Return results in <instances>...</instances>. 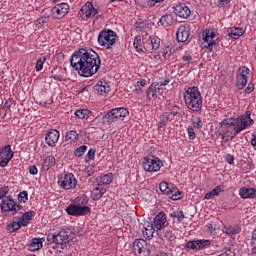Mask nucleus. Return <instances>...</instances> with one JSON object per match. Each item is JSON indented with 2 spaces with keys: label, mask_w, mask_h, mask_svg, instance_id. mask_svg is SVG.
Here are the masks:
<instances>
[{
  "label": "nucleus",
  "mask_w": 256,
  "mask_h": 256,
  "mask_svg": "<svg viewBox=\"0 0 256 256\" xmlns=\"http://www.w3.org/2000/svg\"><path fill=\"white\" fill-rule=\"evenodd\" d=\"M70 65L81 77H93L101 69V57L91 48H80L71 55Z\"/></svg>",
  "instance_id": "nucleus-1"
},
{
  "label": "nucleus",
  "mask_w": 256,
  "mask_h": 256,
  "mask_svg": "<svg viewBox=\"0 0 256 256\" xmlns=\"http://www.w3.org/2000/svg\"><path fill=\"white\" fill-rule=\"evenodd\" d=\"M184 101L187 109L192 113H199L203 109V96L197 86L188 87L184 92Z\"/></svg>",
  "instance_id": "nucleus-2"
},
{
  "label": "nucleus",
  "mask_w": 256,
  "mask_h": 256,
  "mask_svg": "<svg viewBox=\"0 0 256 256\" xmlns=\"http://www.w3.org/2000/svg\"><path fill=\"white\" fill-rule=\"evenodd\" d=\"M235 118H226L218 124V135L222 139L230 138L235 139L239 133L235 134Z\"/></svg>",
  "instance_id": "nucleus-3"
},
{
  "label": "nucleus",
  "mask_w": 256,
  "mask_h": 256,
  "mask_svg": "<svg viewBox=\"0 0 256 256\" xmlns=\"http://www.w3.org/2000/svg\"><path fill=\"white\" fill-rule=\"evenodd\" d=\"M98 45L103 49H113V45L117 42V32L111 29H104L98 34Z\"/></svg>",
  "instance_id": "nucleus-4"
},
{
  "label": "nucleus",
  "mask_w": 256,
  "mask_h": 256,
  "mask_svg": "<svg viewBox=\"0 0 256 256\" xmlns=\"http://www.w3.org/2000/svg\"><path fill=\"white\" fill-rule=\"evenodd\" d=\"M251 110H247L244 114L234 118L235 123V134L246 131V129H251L255 125V120L251 118Z\"/></svg>",
  "instance_id": "nucleus-5"
},
{
  "label": "nucleus",
  "mask_w": 256,
  "mask_h": 256,
  "mask_svg": "<svg viewBox=\"0 0 256 256\" xmlns=\"http://www.w3.org/2000/svg\"><path fill=\"white\" fill-rule=\"evenodd\" d=\"M77 178L73 173L62 174L58 178V186L64 191H73V189H77Z\"/></svg>",
  "instance_id": "nucleus-6"
},
{
  "label": "nucleus",
  "mask_w": 256,
  "mask_h": 256,
  "mask_svg": "<svg viewBox=\"0 0 256 256\" xmlns=\"http://www.w3.org/2000/svg\"><path fill=\"white\" fill-rule=\"evenodd\" d=\"M142 167L144 171H147L148 173H157V171H161V167H163V161H161L159 157H147L144 158Z\"/></svg>",
  "instance_id": "nucleus-7"
},
{
  "label": "nucleus",
  "mask_w": 256,
  "mask_h": 256,
  "mask_svg": "<svg viewBox=\"0 0 256 256\" xmlns=\"http://www.w3.org/2000/svg\"><path fill=\"white\" fill-rule=\"evenodd\" d=\"M125 117H129V110L124 107L114 108V109L108 111L105 115V119H106L108 125L115 123V121H117V119H123Z\"/></svg>",
  "instance_id": "nucleus-8"
},
{
  "label": "nucleus",
  "mask_w": 256,
  "mask_h": 256,
  "mask_svg": "<svg viewBox=\"0 0 256 256\" xmlns=\"http://www.w3.org/2000/svg\"><path fill=\"white\" fill-rule=\"evenodd\" d=\"M249 73H251V69H249L247 66H241L238 68V72L236 74L237 89L242 90L247 87V83L249 81Z\"/></svg>",
  "instance_id": "nucleus-9"
},
{
  "label": "nucleus",
  "mask_w": 256,
  "mask_h": 256,
  "mask_svg": "<svg viewBox=\"0 0 256 256\" xmlns=\"http://www.w3.org/2000/svg\"><path fill=\"white\" fill-rule=\"evenodd\" d=\"M48 243H55V245H61V249H63V245H67L69 243V232L65 230H60L57 234H48L47 236Z\"/></svg>",
  "instance_id": "nucleus-10"
},
{
  "label": "nucleus",
  "mask_w": 256,
  "mask_h": 256,
  "mask_svg": "<svg viewBox=\"0 0 256 256\" xmlns=\"http://www.w3.org/2000/svg\"><path fill=\"white\" fill-rule=\"evenodd\" d=\"M150 246L145 239H136L133 243V252L136 256H151Z\"/></svg>",
  "instance_id": "nucleus-11"
},
{
  "label": "nucleus",
  "mask_w": 256,
  "mask_h": 256,
  "mask_svg": "<svg viewBox=\"0 0 256 256\" xmlns=\"http://www.w3.org/2000/svg\"><path fill=\"white\" fill-rule=\"evenodd\" d=\"M161 47V38L157 36H146L143 38V48L146 53H153Z\"/></svg>",
  "instance_id": "nucleus-12"
},
{
  "label": "nucleus",
  "mask_w": 256,
  "mask_h": 256,
  "mask_svg": "<svg viewBox=\"0 0 256 256\" xmlns=\"http://www.w3.org/2000/svg\"><path fill=\"white\" fill-rule=\"evenodd\" d=\"M65 211L72 217H83L91 213V208L89 206H79V204H70Z\"/></svg>",
  "instance_id": "nucleus-13"
},
{
  "label": "nucleus",
  "mask_w": 256,
  "mask_h": 256,
  "mask_svg": "<svg viewBox=\"0 0 256 256\" xmlns=\"http://www.w3.org/2000/svg\"><path fill=\"white\" fill-rule=\"evenodd\" d=\"M0 209L5 213H12V215H16V213L21 211V206L15 203V200L12 198L6 197L0 203Z\"/></svg>",
  "instance_id": "nucleus-14"
},
{
  "label": "nucleus",
  "mask_w": 256,
  "mask_h": 256,
  "mask_svg": "<svg viewBox=\"0 0 256 256\" xmlns=\"http://www.w3.org/2000/svg\"><path fill=\"white\" fill-rule=\"evenodd\" d=\"M97 13H99V10H97V8H95L91 2H86L79 11L82 21L93 19Z\"/></svg>",
  "instance_id": "nucleus-15"
},
{
  "label": "nucleus",
  "mask_w": 256,
  "mask_h": 256,
  "mask_svg": "<svg viewBox=\"0 0 256 256\" xmlns=\"http://www.w3.org/2000/svg\"><path fill=\"white\" fill-rule=\"evenodd\" d=\"M211 245V240L207 239H197L190 240L186 243L185 249L189 251H203V249H207Z\"/></svg>",
  "instance_id": "nucleus-16"
},
{
  "label": "nucleus",
  "mask_w": 256,
  "mask_h": 256,
  "mask_svg": "<svg viewBox=\"0 0 256 256\" xmlns=\"http://www.w3.org/2000/svg\"><path fill=\"white\" fill-rule=\"evenodd\" d=\"M110 91H111V82L105 79L98 81L94 85V93H96V95H101L102 97H106V95H109Z\"/></svg>",
  "instance_id": "nucleus-17"
},
{
  "label": "nucleus",
  "mask_w": 256,
  "mask_h": 256,
  "mask_svg": "<svg viewBox=\"0 0 256 256\" xmlns=\"http://www.w3.org/2000/svg\"><path fill=\"white\" fill-rule=\"evenodd\" d=\"M69 4L62 2L60 4H56L52 9L51 13L55 19H63L67 13H69Z\"/></svg>",
  "instance_id": "nucleus-18"
},
{
  "label": "nucleus",
  "mask_w": 256,
  "mask_h": 256,
  "mask_svg": "<svg viewBox=\"0 0 256 256\" xmlns=\"http://www.w3.org/2000/svg\"><path fill=\"white\" fill-rule=\"evenodd\" d=\"M14 155L15 153L11 149V145H6L0 152V167H7Z\"/></svg>",
  "instance_id": "nucleus-19"
},
{
  "label": "nucleus",
  "mask_w": 256,
  "mask_h": 256,
  "mask_svg": "<svg viewBox=\"0 0 256 256\" xmlns=\"http://www.w3.org/2000/svg\"><path fill=\"white\" fill-rule=\"evenodd\" d=\"M61 133L57 129H51L46 133L45 142L48 147H55V144L59 141Z\"/></svg>",
  "instance_id": "nucleus-20"
},
{
  "label": "nucleus",
  "mask_w": 256,
  "mask_h": 256,
  "mask_svg": "<svg viewBox=\"0 0 256 256\" xmlns=\"http://www.w3.org/2000/svg\"><path fill=\"white\" fill-rule=\"evenodd\" d=\"M219 38H217V32L214 30H208L203 37V41L204 43H207V45H204V47H206V49H209L211 51V49H213V45H215L216 41Z\"/></svg>",
  "instance_id": "nucleus-21"
},
{
  "label": "nucleus",
  "mask_w": 256,
  "mask_h": 256,
  "mask_svg": "<svg viewBox=\"0 0 256 256\" xmlns=\"http://www.w3.org/2000/svg\"><path fill=\"white\" fill-rule=\"evenodd\" d=\"M174 13L181 19H188L191 16V9L185 3H180L175 6Z\"/></svg>",
  "instance_id": "nucleus-22"
},
{
  "label": "nucleus",
  "mask_w": 256,
  "mask_h": 256,
  "mask_svg": "<svg viewBox=\"0 0 256 256\" xmlns=\"http://www.w3.org/2000/svg\"><path fill=\"white\" fill-rule=\"evenodd\" d=\"M153 227L156 229L157 232L163 230V227L167 225V216L165 212L158 213L153 221Z\"/></svg>",
  "instance_id": "nucleus-23"
},
{
  "label": "nucleus",
  "mask_w": 256,
  "mask_h": 256,
  "mask_svg": "<svg viewBox=\"0 0 256 256\" xmlns=\"http://www.w3.org/2000/svg\"><path fill=\"white\" fill-rule=\"evenodd\" d=\"M189 28L185 25H181L176 31V39L178 43H185L189 39Z\"/></svg>",
  "instance_id": "nucleus-24"
},
{
  "label": "nucleus",
  "mask_w": 256,
  "mask_h": 256,
  "mask_svg": "<svg viewBox=\"0 0 256 256\" xmlns=\"http://www.w3.org/2000/svg\"><path fill=\"white\" fill-rule=\"evenodd\" d=\"M245 31L241 27H231L227 29L226 39H239V37H243Z\"/></svg>",
  "instance_id": "nucleus-25"
},
{
  "label": "nucleus",
  "mask_w": 256,
  "mask_h": 256,
  "mask_svg": "<svg viewBox=\"0 0 256 256\" xmlns=\"http://www.w3.org/2000/svg\"><path fill=\"white\" fill-rule=\"evenodd\" d=\"M98 187H104L105 185H111L113 183V173L109 172L104 175H100L96 178Z\"/></svg>",
  "instance_id": "nucleus-26"
},
{
  "label": "nucleus",
  "mask_w": 256,
  "mask_h": 256,
  "mask_svg": "<svg viewBox=\"0 0 256 256\" xmlns=\"http://www.w3.org/2000/svg\"><path fill=\"white\" fill-rule=\"evenodd\" d=\"M157 233L162 241H174L175 239V232H173V228L163 229Z\"/></svg>",
  "instance_id": "nucleus-27"
},
{
  "label": "nucleus",
  "mask_w": 256,
  "mask_h": 256,
  "mask_svg": "<svg viewBox=\"0 0 256 256\" xmlns=\"http://www.w3.org/2000/svg\"><path fill=\"white\" fill-rule=\"evenodd\" d=\"M241 199H256V189L242 187L239 189Z\"/></svg>",
  "instance_id": "nucleus-28"
},
{
  "label": "nucleus",
  "mask_w": 256,
  "mask_h": 256,
  "mask_svg": "<svg viewBox=\"0 0 256 256\" xmlns=\"http://www.w3.org/2000/svg\"><path fill=\"white\" fill-rule=\"evenodd\" d=\"M155 227H153V223L151 222H146L144 223V229L142 231L143 237L151 240L153 239V234L155 233Z\"/></svg>",
  "instance_id": "nucleus-29"
},
{
  "label": "nucleus",
  "mask_w": 256,
  "mask_h": 256,
  "mask_svg": "<svg viewBox=\"0 0 256 256\" xmlns=\"http://www.w3.org/2000/svg\"><path fill=\"white\" fill-rule=\"evenodd\" d=\"M225 191V186L218 185L214 189H212L210 192L206 193L204 198L207 200L215 199V197H218L220 193H223Z\"/></svg>",
  "instance_id": "nucleus-30"
},
{
  "label": "nucleus",
  "mask_w": 256,
  "mask_h": 256,
  "mask_svg": "<svg viewBox=\"0 0 256 256\" xmlns=\"http://www.w3.org/2000/svg\"><path fill=\"white\" fill-rule=\"evenodd\" d=\"M74 115L77 119L87 121V119L93 117V112L89 109H78L75 111Z\"/></svg>",
  "instance_id": "nucleus-31"
},
{
  "label": "nucleus",
  "mask_w": 256,
  "mask_h": 256,
  "mask_svg": "<svg viewBox=\"0 0 256 256\" xmlns=\"http://www.w3.org/2000/svg\"><path fill=\"white\" fill-rule=\"evenodd\" d=\"M43 241H45V238H33L29 243V250L39 251L43 248Z\"/></svg>",
  "instance_id": "nucleus-32"
},
{
  "label": "nucleus",
  "mask_w": 256,
  "mask_h": 256,
  "mask_svg": "<svg viewBox=\"0 0 256 256\" xmlns=\"http://www.w3.org/2000/svg\"><path fill=\"white\" fill-rule=\"evenodd\" d=\"M174 21L175 18L173 17V14H166L160 18L158 25H161V27H169L173 25Z\"/></svg>",
  "instance_id": "nucleus-33"
},
{
  "label": "nucleus",
  "mask_w": 256,
  "mask_h": 256,
  "mask_svg": "<svg viewBox=\"0 0 256 256\" xmlns=\"http://www.w3.org/2000/svg\"><path fill=\"white\" fill-rule=\"evenodd\" d=\"M35 217V211L25 212L22 217H20V223L23 227H27Z\"/></svg>",
  "instance_id": "nucleus-34"
},
{
  "label": "nucleus",
  "mask_w": 256,
  "mask_h": 256,
  "mask_svg": "<svg viewBox=\"0 0 256 256\" xmlns=\"http://www.w3.org/2000/svg\"><path fill=\"white\" fill-rule=\"evenodd\" d=\"M173 121V118H171L169 112H164L159 116L158 121V129H163L167 125V123Z\"/></svg>",
  "instance_id": "nucleus-35"
},
{
  "label": "nucleus",
  "mask_w": 256,
  "mask_h": 256,
  "mask_svg": "<svg viewBox=\"0 0 256 256\" xmlns=\"http://www.w3.org/2000/svg\"><path fill=\"white\" fill-rule=\"evenodd\" d=\"M21 227H23L21 225V217H15L11 223L8 224L9 233H15V231H19Z\"/></svg>",
  "instance_id": "nucleus-36"
},
{
  "label": "nucleus",
  "mask_w": 256,
  "mask_h": 256,
  "mask_svg": "<svg viewBox=\"0 0 256 256\" xmlns=\"http://www.w3.org/2000/svg\"><path fill=\"white\" fill-rule=\"evenodd\" d=\"M223 233H225V235H229L230 237L233 235H239V233H241V227L239 225L224 226Z\"/></svg>",
  "instance_id": "nucleus-37"
},
{
  "label": "nucleus",
  "mask_w": 256,
  "mask_h": 256,
  "mask_svg": "<svg viewBox=\"0 0 256 256\" xmlns=\"http://www.w3.org/2000/svg\"><path fill=\"white\" fill-rule=\"evenodd\" d=\"M206 229L210 235H217V233L221 231V226L219 223L211 221L210 223L206 224Z\"/></svg>",
  "instance_id": "nucleus-38"
},
{
  "label": "nucleus",
  "mask_w": 256,
  "mask_h": 256,
  "mask_svg": "<svg viewBox=\"0 0 256 256\" xmlns=\"http://www.w3.org/2000/svg\"><path fill=\"white\" fill-rule=\"evenodd\" d=\"M133 47L139 55H144V53H147L145 51V48L143 47V44H141V36H136L133 42Z\"/></svg>",
  "instance_id": "nucleus-39"
},
{
  "label": "nucleus",
  "mask_w": 256,
  "mask_h": 256,
  "mask_svg": "<svg viewBox=\"0 0 256 256\" xmlns=\"http://www.w3.org/2000/svg\"><path fill=\"white\" fill-rule=\"evenodd\" d=\"M55 71H57V68H54L51 73L50 79H54V81H65V71L61 68H58V72L55 74Z\"/></svg>",
  "instance_id": "nucleus-40"
},
{
  "label": "nucleus",
  "mask_w": 256,
  "mask_h": 256,
  "mask_svg": "<svg viewBox=\"0 0 256 256\" xmlns=\"http://www.w3.org/2000/svg\"><path fill=\"white\" fill-rule=\"evenodd\" d=\"M107 193V189L103 187H96L92 191V199L93 201H99L104 194Z\"/></svg>",
  "instance_id": "nucleus-41"
},
{
  "label": "nucleus",
  "mask_w": 256,
  "mask_h": 256,
  "mask_svg": "<svg viewBox=\"0 0 256 256\" xmlns=\"http://www.w3.org/2000/svg\"><path fill=\"white\" fill-rule=\"evenodd\" d=\"M44 171H49L51 167H55V157L53 156H46L43 165H42Z\"/></svg>",
  "instance_id": "nucleus-42"
},
{
  "label": "nucleus",
  "mask_w": 256,
  "mask_h": 256,
  "mask_svg": "<svg viewBox=\"0 0 256 256\" xmlns=\"http://www.w3.org/2000/svg\"><path fill=\"white\" fill-rule=\"evenodd\" d=\"M172 201H179L181 199V191L177 188H170V191L166 194Z\"/></svg>",
  "instance_id": "nucleus-43"
},
{
  "label": "nucleus",
  "mask_w": 256,
  "mask_h": 256,
  "mask_svg": "<svg viewBox=\"0 0 256 256\" xmlns=\"http://www.w3.org/2000/svg\"><path fill=\"white\" fill-rule=\"evenodd\" d=\"M147 85V80L145 79H140L136 82V84L134 85L135 89V93H137V95H141L143 93V88Z\"/></svg>",
  "instance_id": "nucleus-44"
},
{
  "label": "nucleus",
  "mask_w": 256,
  "mask_h": 256,
  "mask_svg": "<svg viewBox=\"0 0 256 256\" xmlns=\"http://www.w3.org/2000/svg\"><path fill=\"white\" fill-rule=\"evenodd\" d=\"M170 217L172 219H177L178 223H183V220L185 219V213H183V210H176L170 214Z\"/></svg>",
  "instance_id": "nucleus-45"
},
{
  "label": "nucleus",
  "mask_w": 256,
  "mask_h": 256,
  "mask_svg": "<svg viewBox=\"0 0 256 256\" xmlns=\"http://www.w3.org/2000/svg\"><path fill=\"white\" fill-rule=\"evenodd\" d=\"M79 139V134L77 131L70 130L66 132V141H70V143H75Z\"/></svg>",
  "instance_id": "nucleus-46"
},
{
  "label": "nucleus",
  "mask_w": 256,
  "mask_h": 256,
  "mask_svg": "<svg viewBox=\"0 0 256 256\" xmlns=\"http://www.w3.org/2000/svg\"><path fill=\"white\" fill-rule=\"evenodd\" d=\"M191 123H192L191 127H193L194 129H198V130L203 129V120H201L200 117H196L192 119Z\"/></svg>",
  "instance_id": "nucleus-47"
},
{
  "label": "nucleus",
  "mask_w": 256,
  "mask_h": 256,
  "mask_svg": "<svg viewBox=\"0 0 256 256\" xmlns=\"http://www.w3.org/2000/svg\"><path fill=\"white\" fill-rule=\"evenodd\" d=\"M45 61H47V57L42 56L37 59L35 69L37 72L43 71V65H45Z\"/></svg>",
  "instance_id": "nucleus-48"
},
{
  "label": "nucleus",
  "mask_w": 256,
  "mask_h": 256,
  "mask_svg": "<svg viewBox=\"0 0 256 256\" xmlns=\"http://www.w3.org/2000/svg\"><path fill=\"white\" fill-rule=\"evenodd\" d=\"M146 97L149 101L157 99V94H155V90L152 85H150L146 90Z\"/></svg>",
  "instance_id": "nucleus-49"
},
{
  "label": "nucleus",
  "mask_w": 256,
  "mask_h": 256,
  "mask_svg": "<svg viewBox=\"0 0 256 256\" xmlns=\"http://www.w3.org/2000/svg\"><path fill=\"white\" fill-rule=\"evenodd\" d=\"M76 203L80 207H83V205H87V203H89V197H87V195L83 194L76 198Z\"/></svg>",
  "instance_id": "nucleus-50"
},
{
  "label": "nucleus",
  "mask_w": 256,
  "mask_h": 256,
  "mask_svg": "<svg viewBox=\"0 0 256 256\" xmlns=\"http://www.w3.org/2000/svg\"><path fill=\"white\" fill-rule=\"evenodd\" d=\"M27 201H29V193L24 190L18 194V202L27 203Z\"/></svg>",
  "instance_id": "nucleus-51"
},
{
  "label": "nucleus",
  "mask_w": 256,
  "mask_h": 256,
  "mask_svg": "<svg viewBox=\"0 0 256 256\" xmlns=\"http://www.w3.org/2000/svg\"><path fill=\"white\" fill-rule=\"evenodd\" d=\"M151 85H152V87L154 89V93L156 94V97H159V95H163V91H165V88H163L160 85H158L157 82H154Z\"/></svg>",
  "instance_id": "nucleus-52"
},
{
  "label": "nucleus",
  "mask_w": 256,
  "mask_h": 256,
  "mask_svg": "<svg viewBox=\"0 0 256 256\" xmlns=\"http://www.w3.org/2000/svg\"><path fill=\"white\" fill-rule=\"evenodd\" d=\"M250 245L252 247V249H251L252 255H256V229L253 230V232H252V238H251Z\"/></svg>",
  "instance_id": "nucleus-53"
},
{
  "label": "nucleus",
  "mask_w": 256,
  "mask_h": 256,
  "mask_svg": "<svg viewBox=\"0 0 256 256\" xmlns=\"http://www.w3.org/2000/svg\"><path fill=\"white\" fill-rule=\"evenodd\" d=\"M159 189H160L161 193H163L164 195H167L169 193V191L171 190V188L169 187V184L165 181L160 182Z\"/></svg>",
  "instance_id": "nucleus-54"
},
{
  "label": "nucleus",
  "mask_w": 256,
  "mask_h": 256,
  "mask_svg": "<svg viewBox=\"0 0 256 256\" xmlns=\"http://www.w3.org/2000/svg\"><path fill=\"white\" fill-rule=\"evenodd\" d=\"M187 133H188V138L190 139V141H195L197 134L195 133V128H193V126L189 125L187 127Z\"/></svg>",
  "instance_id": "nucleus-55"
},
{
  "label": "nucleus",
  "mask_w": 256,
  "mask_h": 256,
  "mask_svg": "<svg viewBox=\"0 0 256 256\" xmlns=\"http://www.w3.org/2000/svg\"><path fill=\"white\" fill-rule=\"evenodd\" d=\"M45 23H47V17L45 16H41L40 18H38L34 25L36 27V29H41V27H43V25H45Z\"/></svg>",
  "instance_id": "nucleus-56"
},
{
  "label": "nucleus",
  "mask_w": 256,
  "mask_h": 256,
  "mask_svg": "<svg viewBox=\"0 0 256 256\" xmlns=\"http://www.w3.org/2000/svg\"><path fill=\"white\" fill-rule=\"evenodd\" d=\"M87 151V146L82 145L75 150V157H83Z\"/></svg>",
  "instance_id": "nucleus-57"
},
{
  "label": "nucleus",
  "mask_w": 256,
  "mask_h": 256,
  "mask_svg": "<svg viewBox=\"0 0 256 256\" xmlns=\"http://www.w3.org/2000/svg\"><path fill=\"white\" fill-rule=\"evenodd\" d=\"M168 115H170V118L173 119V117H177L179 115V106L174 105L169 109Z\"/></svg>",
  "instance_id": "nucleus-58"
},
{
  "label": "nucleus",
  "mask_w": 256,
  "mask_h": 256,
  "mask_svg": "<svg viewBox=\"0 0 256 256\" xmlns=\"http://www.w3.org/2000/svg\"><path fill=\"white\" fill-rule=\"evenodd\" d=\"M171 48H169V46L163 48L162 50V56L164 57V59H169V57H171Z\"/></svg>",
  "instance_id": "nucleus-59"
},
{
  "label": "nucleus",
  "mask_w": 256,
  "mask_h": 256,
  "mask_svg": "<svg viewBox=\"0 0 256 256\" xmlns=\"http://www.w3.org/2000/svg\"><path fill=\"white\" fill-rule=\"evenodd\" d=\"M182 61L183 63H185L186 65H189V63H191L193 61V56H191V54H185L182 57Z\"/></svg>",
  "instance_id": "nucleus-60"
},
{
  "label": "nucleus",
  "mask_w": 256,
  "mask_h": 256,
  "mask_svg": "<svg viewBox=\"0 0 256 256\" xmlns=\"http://www.w3.org/2000/svg\"><path fill=\"white\" fill-rule=\"evenodd\" d=\"M7 193H9V187H2L0 189V199H5V197H7Z\"/></svg>",
  "instance_id": "nucleus-61"
},
{
  "label": "nucleus",
  "mask_w": 256,
  "mask_h": 256,
  "mask_svg": "<svg viewBox=\"0 0 256 256\" xmlns=\"http://www.w3.org/2000/svg\"><path fill=\"white\" fill-rule=\"evenodd\" d=\"M225 161L226 163H228L229 165H233L235 163V156H233L232 154H227L225 156Z\"/></svg>",
  "instance_id": "nucleus-62"
},
{
  "label": "nucleus",
  "mask_w": 256,
  "mask_h": 256,
  "mask_svg": "<svg viewBox=\"0 0 256 256\" xmlns=\"http://www.w3.org/2000/svg\"><path fill=\"white\" fill-rule=\"evenodd\" d=\"M165 0H147L146 4L148 7H155L157 3H163Z\"/></svg>",
  "instance_id": "nucleus-63"
},
{
  "label": "nucleus",
  "mask_w": 256,
  "mask_h": 256,
  "mask_svg": "<svg viewBox=\"0 0 256 256\" xmlns=\"http://www.w3.org/2000/svg\"><path fill=\"white\" fill-rule=\"evenodd\" d=\"M95 149H90L88 151V153L86 154V157L90 160V161H93L95 159Z\"/></svg>",
  "instance_id": "nucleus-64"
}]
</instances>
